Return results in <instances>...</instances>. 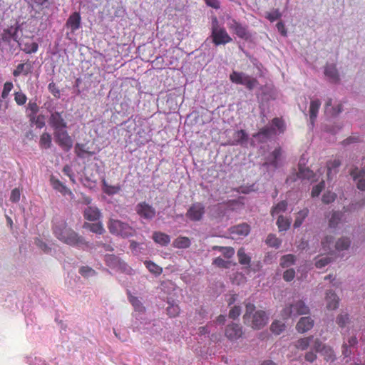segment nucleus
Wrapping results in <instances>:
<instances>
[{
	"mask_svg": "<svg viewBox=\"0 0 365 365\" xmlns=\"http://www.w3.org/2000/svg\"><path fill=\"white\" fill-rule=\"evenodd\" d=\"M285 329V324L280 321H274L270 326V329L275 334H280Z\"/></svg>",
	"mask_w": 365,
	"mask_h": 365,
	"instance_id": "44",
	"label": "nucleus"
},
{
	"mask_svg": "<svg viewBox=\"0 0 365 365\" xmlns=\"http://www.w3.org/2000/svg\"><path fill=\"white\" fill-rule=\"evenodd\" d=\"M314 346L316 351H322L323 349H326L329 359H332V356H334L333 350L330 348L327 349L319 339H316Z\"/></svg>",
	"mask_w": 365,
	"mask_h": 365,
	"instance_id": "46",
	"label": "nucleus"
},
{
	"mask_svg": "<svg viewBox=\"0 0 365 365\" xmlns=\"http://www.w3.org/2000/svg\"><path fill=\"white\" fill-rule=\"evenodd\" d=\"M314 326V321L309 317H302L297 324L296 329L299 333L310 330Z\"/></svg>",
	"mask_w": 365,
	"mask_h": 365,
	"instance_id": "17",
	"label": "nucleus"
},
{
	"mask_svg": "<svg viewBox=\"0 0 365 365\" xmlns=\"http://www.w3.org/2000/svg\"><path fill=\"white\" fill-rule=\"evenodd\" d=\"M153 240L161 246H167L170 242V237L168 235L158 231L153 232Z\"/></svg>",
	"mask_w": 365,
	"mask_h": 365,
	"instance_id": "23",
	"label": "nucleus"
},
{
	"mask_svg": "<svg viewBox=\"0 0 365 365\" xmlns=\"http://www.w3.org/2000/svg\"><path fill=\"white\" fill-rule=\"evenodd\" d=\"M56 143L64 150L69 151L73 147V140L66 128L53 133Z\"/></svg>",
	"mask_w": 365,
	"mask_h": 365,
	"instance_id": "5",
	"label": "nucleus"
},
{
	"mask_svg": "<svg viewBox=\"0 0 365 365\" xmlns=\"http://www.w3.org/2000/svg\"><path fill=\"white\" fill-rule=\"evenodd\" d=\"M30 120L32 122H35L36 127L38 128H41L45 125L44 118L42 115H38L37 117H35L34 115H31Z\"/></svg>",
	"mask_w": 365,
	"mask_h": 365,
	"instance_id": "60",
	"label": "nucleus"
},
{
	"mask_svg": "<svg viewBox=\"0 0 365 365\" xmlns=\"http://www.w3.org/2000/svg\"><path fill=\"white\" fill-rule=\"evenodd\" d=\"M294 262L295 256L292 254L284 255L280 259V266L283 268L289 267L294 264Z\"/></svg>",
	"mask_w": 365,
	"mask_h": 365,
	"instance_id": "33",
	"label": "nucleus"
},
{
	"mask_svg": "<svg viewBox=\"0 0 365 365\" xmlns=\"http://www.w3.org/2000/svg\"><path fill=\"white\" fill-rule=\"evenodd\" d=\"M255 310V306L252 303H247L246 304V311L243 316L244 321L246 322L251 319L252 314Z\"/></svg>",
	"mask_w": 365,
	"mask_h": 365,
	"instance_id": "53",
	"label": "nucleus"
},
{
	"mask_svg": "<svg viewBox=\"0 0 365 365\" xmlns=\"http://www.w3.org/2000/svg\"><path fill=\"white\" fill-rule=\"evenodd\" d=\"M341 165V161L338 158L330 160L327 163V178L331 180L333 176L338 173V169Z\"/></svg>",
	"mask_w": 365,
	"mask_h": 365,
	"instance_id": "19",
	"label": "nucleus"
},
{
	"mask_svg": "<svg viewBox=\"0 0 365 365\" xmlns=\"http://www.w3.org/2000/svg\"><path fill=\"white\" fill-rule=\"evenodd\" d=\"M52 144L51 135L48 133H43L40 136L39 146L43 149H48Z\"/></svg>",
	"mask_w": 365,
	"mask_h": 365,
	"instance_id": "30",
	"label": "nucleus"
},
{
	"mask_svg": "<svg viewBox=\"0 0 365 365\" xmlns=\"http://www.w3.org/2000/svg\"><path fill=\"white\" fill-rule=\"evenodd\" d=\"M313 336L299 339L295 344V347L300 350H305L308 348Z\"/></svg>",
	"mask_w": 365,
	"mask_h": 365,
	"instance_id": "41",
	"label": "nucleus"
},
{
	"mask_svg": "<svg viewBox=\"0 0 365 365\" xmlns=\"http://www.w3.org/2000/svg\"><path fill=\"white\" fill-rule=\"evenodd\" d=\"M237 257L240 264L250 267L251 257L245 253V248L241 247L238 250Z\"/></svg>",
	"mask_w": 365,
	"mask_h": 365,
	"instance_id": "26",
	"label": "nucleus"
},
{
	"mask_svg": "<svg viewBox=\"0 0 365 365\" xmlns=\"http://www.w3.org/2000/svg\"><path fill=\"white\" fill-rule=\"evenodd\" d=\"M331 262V259L329 257L326 256L323 257L321 259H318L315 262V265L317 268H322L327 265Z\"/></svg>",
	"mask_w": 365,
	"mask_h": 365,
	"instance_id": "64",
	"label": "nucleus"
},
{
	"mask_svg": "<svg viewBox=\"0 0 365 365\" xmlns=\"http://www.w3.org/2000/svg\"><path fill=\"white\" fill-rule=\"evenodd\" d=\"M272 125L277 128L280 133H283L286 130V125L284 120L279 118H274L272 120Z\"/></svg>",
	"mask_w": 365,
	"mask_h": 365,
	"instance_id": "45",
	"label": "nucleus"
},
{
	"mask_svg": "<svg viewBox=\"0 0 365 365\" xmlns=\"http://www.w3.org/2000/svg\"><path fill=\"white\" fill-rule=\"evenodd\" d=\"M115 269L126 273L128 274H131L133 271V269L121 259L119 260V263H118Z\"/></svg>",
	"mask_w": 365,
	"mask_h": 365,
	"instance_id": "48",
	"label": "nucleus"
},
{
	"mask_svg": "<svg viewBox=\"0 0 365 365\" xmlns=\"http://www.w3.org/2000/svg\"><path fill=\"white\" fill-rule=\"evenodd\" d=\"M243 334L242 327L236 323H232L226 327L225 331V336L230 341H237Z\"/></svg>",
	"mask_w": 365,
	"mask_h": 365,
	"instance_id": "8",
	"label": "nucleus"
},
{
	"mask_svg": "<svg viewBox=\"0 0 365 365\" xmlns=\"http://www.w3.org/2000/svg\"><path fill=\"white\" fill-rule=\"evenodd\" d=\"M309 312V307L303 301L299 300L290 304L289 307L283 309L281 315L283 319H288L291 317H297L299 315L307 314Z\"/></svg>",
	"mask_w": 365,
	"mask_h": 365,
	"instance_id": "4",
	"label": "nucleus"
},
{
	"mask_svg": "<svg viewBox=\"0 0 365 365\" xmlns=\"http://www.w3.org/2000/svg\"><path fill=\"white\" fill-rule=\"evenodd\" d=\"M341 218V213L339 212H334L329 220V226L335 227L340 222Z\"/></svg>",
	"mask_w": 365,
	"mask_h": 365,
	"instance_id": "52",
	"label": "nucleus"
},
{
	"mask_svg": "<svg viewBox=\"0 0 365 365\" xmlns=\"http://www.w3.org/2000/svg\"><path fill=\"white\" fill-rule=\"evenodd\" d=\"M14 101L19 106H23L27 101L26 96L22 91H16L14 93Z\"/></svg>",
	"mask_w": 365,
	"mask_h": 365,
	"instance_id": "50",
	"label": "nucleus"
},
{
	"mask_svg": "<svg viewBox=\"0 0 365 365\" xmlns=\"http://www.w3.org/2000/svg\"><path fill=\"white\" fill-rule=\"evenodd\" d=\"M324 74L334 82L339 80L338 71L334 65L327 66L324 69Z\"/></svg>",
	"mask_w": 365,
	"mask_h": 365,
	"instance_id": "27",
	"label": "nucleus"
},
{
	"mask_svg": "<svg viewBox=\"0 0 365 365\" xmlns=\"http://www.w3.org/2000/svg\"><path fill=\"white\" fill-rule=\"evenodd\" d=\"M282 243V241L276 237L274 234L268 235L266 239V244L272 247L278 248Z\"/></svg>",
	"mask_w": 365,
	"mask_h": 365,
	"instance_id": "39",
	"label": "nucleus"
},
{
	"mask_svg": "<svg viewBox=\"0 0 365 365\" xmlns=\"http://www.w3.org/2000/svg\"><path fill=\"white\" fill-rule=\"evenodd\" d=\"M277 225L280 232L285 231L290 227V220L282 215H279L277 220Z\"/></svg>",
	"mask_w": 365,
	"mask_h": 365,
	"instance_id": "34",
	"label": "nucleus"
},
{
	"mask_svg": "<svg viewBox=\"0 0 365 365\" xmlns=\"http://www.w3.org/2000/svg\"><path fill=\"white\" fill-rule=\"evenodd\" d=\"M231 234L238 236H247L250 232V227L247 223H242L235 226H232L230 229Z\"/></svg>",
	"mask_w": 365,
	"mask_h": 365,
	"instance_id": "21",
	"label": "nucleus"
},
{
	"mask_svg": "<svg viewBox=\"0 0 365 365\" xmlns=\"http://www.w3.org/2000/svg\"><path fill=\"white\" fill-rule=\"evenodd\" d=\"M20 28V25L16 23L14 26H11L6 29H4L1 34V40L4 42L10 43L11 40L18 41V31Z\"/></svg>",
	"mask_w": 365,
	"mask_h": 365,
	"instance_id": "12",
	"label": "nucleus"
},
{
	"mask_svg": "<svg viewBox=\"0 0 365 365\" xmlns=\"http://www.w3.org/2000/svg\"><path fill=\"white\" fill-rule=\"evenodd\" d=\"M205 214V207L200 202L191 205L186 212V217L192 221H200Z\"/></svg>",
	"mask_w": 365,
	"mask_h": 365,
	"instance_id": "7",
	"label": "nucleus"
},
{
	"mask_svg": "<svg viewBox=\"0 0 365 365\" xmlns=\"http://www.w3.org/2000/svg\"><path fill=\"white\" fill-rule=\"evenodd\" d=\"M320 106H321V102L318 99L312 101L310 103L309 118H310L311 124L312 125H314V121L317 117V114H318Z\"/></svg>",
	"mask_w": 365,
	"mask_h": 365,
	"instance_id": "24",
	"label": "nucleus"
},
{
	"mask_svg": "<svg viewBox=\"0 0 365 365\" xmlns=\"http://www.w3.org/2000/svg\"><path fill=\"white\" fill-rule=\"evenodd\" d=\"M50 182L52 187L61 193L63 195H68L71 198L74 197L72 191L67 187L62 182H61L58 179L56 178L53 175H51L50 178Z\"/></svg>",
	"mask_w": 365,
	"mask_h": 365,
	"instance_id": "13",
	"label": "nucleus"
},
{
	"mask_svg": "<svg viewBox=\"0 0 365 365\" xmlns=\"http://www.w3.org/2000/svg\"><path fill=\"white\" fill-rule=\"evenodd\" d=\"M350 175L354 180H357L356 185L358 189L365 190V170H358V168L353 169Z\"/></svg>",
	"mask_w": 365,
	"mask_h": 365,
	"instance_id": "16",
	"label": "nucleus"
},
{
	"mask_svg": "<svg viewBox=\"0 0 365 365\" xmlns=\"http://www.w3.org/2000/svg\"><path fill=\"white\" fill-rule=\"evenodd\" d=\"M63 113L53 112L51 114L48 123L53 128L54 131L66 128L67 123L62 115Z\"/></svg>",
	"mask_w": 365,
	"mask_h": 365,
	"instance_id": "9",
	"label": "nucleus"
},
{
	"mask_svg": "<svg viewBox=\"0 0 365 365\" xmlns=\"http://www.w3.org/2000/svg\"><path fill=\"white\" fill-rule=\"evenodd\" d=\"M21 191L19 188H14L11 192L10 200L12 202H18L20 200Z\"/></svg>",
	"mask_w": 365,
	"mask_h": 365,
	"instance_id": "63",
	"label": "nucleus"
},
{
	"mask_svg": "<svg viewBox=\"0 0 365 365\" xmlns=\"http://www.w3.org/2000/svg\"><path fill=\"white\" fill-rule=\"evenodd\" d=\"M83 227L87 228L91 232L98 235H102L105 232V230L101 222L91 224L86 222L83 225Z\"/></svg>",
	"mask_w": 365,
	"mask_h": 365,
	"instance_id": "29",
	"label": "nucleus"
},
{
	"mask_svg": "<svg viewBox=\"0 0 365 365\" xmlns=\"http://www.w3.org/2000/svg\"><path fill=\"white\" fill-rule=\"evenodd\" d=\"M228 27L230 29L232 30L239 38H247L248 34L247 29L236 20L233 19L232 22L229 24Z\"/></svg>",
	"mask_w": 365,
	"mask_h": 365,
	"instance_id": "14",
	"label": "nucleus"
},
{
	"mask_svg": "<svg viewBox=\"0 0 365 365\" xmlns=\"http://www.w3.org/2000/svg\"><path fill=\"white\" fill-rule=\"evenodd\" d=\"M135 210L141 218L147 220H152L156 215L155 209L145 201L138 203Z\"/></svg>",
	"mask_w": 365,
	"mask_h": 365,
	"instance_id": "6",
	"label": "nucleus"
},
{
	"mask_svg": "<svg viewBox=\"0 0 365 365\" xmlns=\"http://www.w3.org/2000/svg\"><path fill=\"white\" fill-rule=\"evenodd\" d=\"M108 227L110 233L123 237H131L135 233V230L133 227L118 220H110Z\"/></svg>",
	"mask_w": 365,
	"mask_h": 365,
	"instance_id": "3",
	"label": "nucleus"
},
{
	"mask_svg": "<svg viewBox=\"0 0 365 365\" xmlns=\"http://www.w3.org/2000/svg\"><path fill=\"white\" fill-rule=\"evenodd\" d=\"M211 37L215 45L219 46L230 43L232 39L225 28L219 26L217 19L215 17L212 21Z\"/></svg>",
	"mask_w": 365,
	"mask_h": 365,
	"instance_id": "2",
	"label": "nucleus"
},
{
	"mask_svg": "<svg viewBox=\"0 0 365 365\" xmlns=\"http://www.w3.org/2000/svg\"><path fill=\"white\" fill-rule=\"evenodd\" d=\"M324 186H325L324 181H322L319 184L314 186L312 190V193H311L312 197H318L319 195V194L321 193V192L324 188Z\"/></svg>",
	"mask_w": 365,
	"mask_h": 365,
	"instance_id": "58",
	"label": "nucleus"
},
{
	"mask_svg": "<svg viewBox=\"0 0 365 365\" xmlns=\"http://www.w3.org/2000/svg\"><path fill=\"white\" fill-rule=\"evenodd\" d=\"M180 313V307L178 304H171L167 308V314L170 317H175Z\"/></svg>",
	"mask_w": 365,
	"mask_h": 365,
	"instance_id": "54",
	"label": "nucleus"
},
{
	"mask_svg": "<svg viewBox=\"0 0 365 365\" xmlns=\"http://www.w3.org/2000/svg\"><path fill=\"white\" fill-rule=\"evenodd\" d=\"M282 155V149L281 148H275L272 153L270 154V160L269 164L273 166L274 168H277L278 166V160L279 159Z\"/></svg>",
	"mask_w": 365,
	"mask_h": 365,
	"instance_id": "31",
	"label": "nucleus"
},
{
	"mask_svg": "<svg viewBox=\"0 0 365 365\" xmlns=\"http://www.w3.org/2000/svg\"><path fill=\"white\" fill-rule=\"evenodd\" d=\"M308 214H309V210L307 208H304V209L301 210L300 211H299L297 214V216H296V218L294 220V227L295 228L299 227L302 225V224L303 223L305 218L308 216Z\"/></svg>",
	"mask_w": 365,
	"mask_h": 365,
	"instance_id": "28",
	"label": "nucleus"
},
{
	"mask_svg": "<svg viewBox=\"0 0 365 365\" xmlns=\"http://www.w3.org/2000/svg\"><path fill=\"white\" fill-rule=\"evenodd\" d=\"M103 189L104 192L108 195H114L118 193L120 190V185H110L107 183V182L103 180Z\"/></svg>",
	"mask_w": 365,
	"mask_h": 365,
	"instance_id": "37",
	"label": "nucleus"
},
{
	"mask_svg": "<svg viewBox=\"0 0 365 365\" xmlns=\"http://www.w3.org/2000/svg\"><path fill=\"white\" fill-rule=\"evenodd\" d=\"M38 45L36 42L26 43L24 45L22 51L26 53L30 54L32 53H36L38 51Z\"/></svg>",
	"mask_w": 365,
	"mask_h": 365,
	"instance_id": "49",
	"label": "nucleus"
},
{
	"mask_svg": "<svg viewBox=\"0 0 365 365\" xmlns=\"http://www.w3.org/2000/svg\"><path fill=\"white\" fill-rule=\"evenodd\" d=\"M52 230L55 237L68 245L73 247L88 245V242L85 241L84 238L69 227L66 222L63 220L56 222Z\"/></svg>",
	"mask_w": 365,
	"mask_h": 365,
	"instance_id": "1",
	"label": "nucleus"
},
{
	"mask_svg": "<svg viewBox=\"0 0 365 365\" xmlns=\"http://www.w3.org/2000/svg\"><path fill=\"white\" fill-rule=\"evenodd\" d=\"M48 91L51 93V94L54 97H56L57 98H60V91L55 83H53V82L50 83L48 86Z\"/></svg>",
	"mask_w": 365,
	"mask_h": 365,
	"instance_id": "61",
	"label": "nucleus"
},
{
	"mask_svg": "<svg viewBox=\"0 0 365 365\" xmlns=\"http://www.w3.org/2000/svg\"><path fill=\"white\" fill-rule=\"evenodd\" d=\"M251 326L253 329H260L264 327L268 322V317L264 311H257L251 317Z\"/></svg>",
	"mask_w": 365,
	"mask_h": 365,
	"instance_id": "10",
	"label": "nucleus"
},
{
	"mask_svg": "<svg viewBox=\"0 0 365 365\" xmlns=\"http://www.w3.org/2000/svg\"><path fill=\"white\" fill-rule=\"evenodd\" d=\"M336 195L334 192L327 191L323 194L322 202L324 204H329L335 200Z\"/></svg>",
	"mask_w": 365,
	"mask_h": 365,
	"instance_id": "55",
	"label": "nucleus"
},
{
	"mask_svg": "<svg viewBox=\"0 0 365 365\" xmlns=\"http://www.w3.org/2000/svg\"><path fill=\"white\" fill-rule=\"evenodd\" d=\"M325 299L327 309L334 310L338 308L339 299L335 293L332 292H327Z\"/></svg>",
	"mask_w": 365,
	"mask_h": 365,
	"instance_id": "22",
	"label": "nucleus"
},
{
	"mask_svg": "<svg viewBox=\"0 0 365 365\" xmlns=\"http://www.w3.org/2000/svg\"><path fill=\"white\" fill-rule=\"evenodd\" d=\"M190 240L187 237L182 236L177 237L173 242V247L178 249L188 248L190 247Z\"/></svg>",
	"mask_w": 365,
	"mask_h": 365,
	"instance_id": "25",
	"label": "nucleus"
},
{
	"mask_svg": "<svg viewBox=\"0 0 365 365\" xmlns=\"http://www.w3.org/2000/svg\"><path fill=\"white\" fill-rule=\"evenodd\" d=\"M32 71V65L30 62L19 63L13 71V76L18 77L20 75L28 76Z\"/></svg>",
	"mask_w": 365,
	"mask_h": 365,
	"instance_id": "18",
	"label": "nucleus"
},
{
	"mask_svg": "<svg viewBox=\"0 0 365 365\" xmlns=\"http://www.w3.org/2000/svg\"><path fill=\"white\" fill-rule=\"evenodd\" d=\"M129 302L131 303L135 310L137 312H143L145 308L141 303V302L138 299V297L130 294L128 296Z\"/></svg>",
	"mask_w": 365,
	"mask_h": 365,
	"instance_id": "42",
	"label": "nucleus"
},
{
	"mask_svg": "<svg viewBox=\"0 0 365 365\" xmlns=\"http://www.w3.org/2000/svg\"><path fill=\"white\" fill-rule=\"evenodd\" d=\"M81 17L78 12L73 13L68 19L66 26L71 29V32H75L81 26Z\"/></svg>",
	"mask_w": 365,
	"mask_h": 365,
	"instance_id": "15",
	"label": "nucleus"
},
{
	"mask_svg": "<svg viewBox=\"0 0 365 365\" xmlns=\"http://www.w3.org/2000/svg\"><path fill=\"white\" fill-rule=\"evenodd\" d=\"M281 16L282 15H281L280 12L279 11V10L275 9V10L272 11V12L268 13L266 15V18L267 19H269L271 22H273V21L280 19Z\"/></svg>",
	"mask_w": 365,
	"mask_h": 365,
	"instance_id": "62",
	"label": "nucleus"
},
{
	"mask_svg": "<svg viewBox=\"0 0 365 365\" xmlns=\"http://www.w3.org/2000/svg\"><path fill=\"white\" fill-rule=\"evenodd\" d=\"M258 84V81L257 79L254 78H251L250 76L246 75L244 78V81L242 85L245 86L248 89H253Z\"/></svg>",
	"mask_w": 365,
	"mask_h": 365,
	"instance_id": "51",
	"label": "nucleus"
},
{
	"mask_svg": "<svg viewBox=\"0 0 365 365\" xmlns=\"http://www.w3.org/2000/svg\"><path fill=\"white\" fill-rule=\"evenodd\" d=\"M276 134V129L273 127L265 126L259 129V130L253 134V138L259 143H266L273 135Z\"/></svg>",
	"mask_w": 365,
	"mask_h": 365,
	"instance_id": "11",
	"label": "nucleus"
},
{
	"mask_svg": "<svg viewBox=\"0 0 365 365\" xmlns=\"http://www.w3.org/2000/svg\"><path fill=\"white\" fill-rule=\"evenodd\" d=\"M144 264L151 273L155 275H160L163 272V269L152 261H145Z\"/></svg>",
	"mask_w": 365,
	"mask_h": 365,
	"instance_id": "36",
	"label": "nucleus"
},
{
	"mask_svg": "<svg viewBox=\"0 0 365 365\" xmlns=\"http://www.w3.org/2000/svg\"><path fill=\"white\" fill-rule=\"evenodd\" d=\"M287 207V202L285 200H282L278 202L271 210V215L274 216L281 212H284Z\"/></svg>",
	"mask_w": 365,
	"mask_h": 365,
	"instance_id": "40",
	"label": "nucleus"
},
{
	"mask_svg": "<svg viewBox=\"0 0 365 365\" xmlns=\"http://www.w3.org/2000/svg\"><path fill=\"white\" fill-rule=\"evenodd\" d=\"M83 217L88 221H96L100 218L101 212L96 207L88 206L83 212Z\"/></svg>",
	"mask_w": 365,
	"mask_h": 365,
	"instance_id": "20",
	"label": "nucleus"
},
{
	"mask_svg": "<svg viewBox=\"0 0 365 365\" xmlns=\"http://www.w3.org/2000/svg\"><path fill=\"white\" fill-rule=\"evenodd\" d=\"M235 138L237 143L243 144L248 140V135L245 130H239L235 133Z\"/></svg>",
	"mask_w": 365,
	"mask_h": 365,
	"instance_id": "43",
	"label": "nucleus"
},
{
	"mask_svg": "<svg viewBox=\"0 0 365 365\" xmlns=\"http://www.w3.org/2000/svg\"><path fill=\"white\" fill-rule=\"evenodd\" d=\"M212 264L221 268H228L230 266V262L228 261H225L220 257L215 258L213 260Z\"/></svg>",
	"mask_w": 365,
	"mask_h": 365,
	"instance_id": "59",
	"label": "nucleus"
},
{
	"mask_svg": "<svg viewBox=\"0 0 365 365\" xmlns=\"http://www.w3.org/2000/svg\"><path fill=\"white\" fill-rule=\"evenodd\" d=\"M349 322V317L348 314H341L336 317V324L340 327H344Z\"/></svg>",
	"mask_w": 365,
	"mask_h": 365,
	"instance_id": "56",
	"label": "nucleus"
},
{
	"mask_svg": "<svg viewBox=\"0 0 365 365\" xmlns=\"http://www.w3.org/2000/svg\"><path fill=\"white\" fill-rule=\"evenodd\" d=\"M245 76H246V74H245L244 73L233 71L230 75V79L232 83H235L236 84L242 85L244 78H245Z\"/></svg>",
	"mask_w": 365,
	"mask_h": 365,
	"instance_id": "38",
	"label": "nucleus"
},
{
	"mask_svg": "<svg viewBox=\"0 0 365 365\" xmlns=\"http://www.w3.org/2000/svg\"><path fill=\"white\" fill-rule=\"evenodd\" d=\"M298 176L300 178L307 179V180H311V181L315 180V179H314V178H315L314 173H313L312 170H309V168H299V173H298Z\"/></svg>",
	"mask_w": 365,
	"mask_h": 365,
	"instance_id": "35",
	"label": "nucleus"
},
{
	"mask_svg": "<svg viewBox=\"0 0 365 365\" xmlns=\"http://www.w3.org/2000/svg\"><path fill=\"white\" fill-rule=\"evenodd\" d=\"M120 259V258L115 255H106L104 259L106 265L112 269L116 268Z\"/></svg>",
	"mask_w": 365,
	"mask_h": 365,
	"instance_id": "32",
	"label": "nucleus"
},
{
	"mask_svg": "<svg viewBox=\"0 0 365 365\" xmlns=\"http://www.w3.org/2000/svg\"><path fill=\"white\" fill-rule=\"evenodd\" d=\"M14 88V85L12 82L7 81L4 83L3 91L1 92V98L3 99H6L8 98L9 93L11 91V90Z\"/></svg>",
	"mask_w": 365,
	"mask_h": 365,
	"instance_id": "57",
	"label": "nucleus"
},
{
	"mask_svg": "<svg viewBox=\"0 0 365 365\" xmlns=\"http://www.w3.org/2000/svg\"><path fill=\"white\" fill-rule=\"evenodd\" d=\"M350 243L351 242L348 238L342 237L336 242L335 247L339 251L347 250Z\"/></svg>",
	"mask_w": 365,
	"mask_h": 365,
	"instance_id": "47",
	"label": "nucleus"
}]
</instances>
